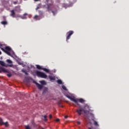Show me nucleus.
<instances>
[{
  "instance_id": "nucleus-1",
  "label": "nucleus",
  "mask_w": 129,
  "mask_h": 129,
  "mask_svg": "<svg viewBox=\"0 0 129 129\" xmlns=\"http://www.w3.org/2000/svg\"><path fill=\"white\" fill-rule=\"evenodd\" d=\"M89 109H90V106H89L88 104H85L83 109H77V112H78V113L79 114V115H81L82 113V111H84V112L85 114H88L90 112Z\"/></svg>"
},
{
  "instance_id": "nucleus-2",
  "label": "nucleus",
  "mask_w": 129,
  "mask_h": 129,
  "mask_svg": "<svg viewBox=\"0 0 129 129\" xmlns=\"http://www.w3.org/2000/svg\"><path fill=\"white\" fill-rule=\"evenodd\" d=\"M0 48H1L2 50L4 51V52L8 54V55H12L10 52L11 50H12V48L10 46H6L5 49L3 47V44H0Z\"/></svg>"
},
{
  "instance_id": "nucleus-3",
  "label": "nucleus",
  "mask_w": 129,
  "mask_h": 129,
  "mask_svg": "<svg viewBox=\"0 0 129 129\" xmlns=\"http://www.w3.org/2000/svg\"><path fill=\"white\" fill-rule=\"evenodd\" d=\"M36 74L37 76L40 78L46 79L47 77L46 74H44V73H43L42 72H40L39 71H36Z\"/></svg>"
},
{
  "instance_id": "nucleus-4",
  "label": "nucleus",
  "mask_w": 129,
  "mask_h": 129,
  "mask_svg": "<svg viewBox=\"0 0 129 129\" xmlns=\"http://www.w3.org/2000/svg\"><path fill=\"white\" fill-rule=\"evenodd\" d=\"M67 97H68V98H69V99H70L71 101H73V102L76 103V104H77L78 105L79 104L78 103V99H76L75 97H71L69 95L67 96Z\"/></svg>"
},
{
  "instance_id": "nucleus-5",
  "label": "nucleus",
  "mask_w": 129,
  "mask_h": 129,
  "mask_svg": "<svg viewBox=\"0 0 129 129\" xmlns=\"http://www.w3.org/2000/svg\"><path fill=\"white\" fill-rule=\"evenodd\" d=\"M74 34V31L73 30H70L68 32V36L67 37L66 41L68 42L69 39L71 38V36L72 35V34Z\"/></svg>"
},
{
  "instance_id": "nucleus-6",
  "label": "nucleus",
  "mask_w": 129,
  "mask_h": 129,
  "mask_svg": "<svg viewBox=\"0 0 129 129\" xmlns=\"http://www.w3.org/2000/svg\"><path fill=\"white\" fill-rule=\"evenodd\" d=\"M0 64L3 67H6V68H8V67H13V64H6L5 61L3 60H0Z\"/></svg>"
},
{
  "instance_id": "nucleus-7",
  "label": "nucleus",
  "mask_w": 129,
  "mask_h": 129,
  "mask_svg": "<svg viewBox=\"0 0 129 129\" xmlns=\"http://www.w3.org/2000/svg\"><path fill=\"white\" fill-rule=\"evenodd\" d=\"M54 2L52 1L51 3H49V4H47V10L48 11H50V10H52V7L53 6Z\"/></svg>"
},
{
  "instance_id": "nucleus-8",
  "label": "nucleus",
  "mask_w": 129,
  "mask_h": 129,
  "mask_svg": "<svg viewBox=\"0 0 129 129\" xmlns=\"http://www.w3.org/2000/svg\"><path fill=\"white\" fill-rule=\"evenodd\" d=\"M10 73L9 71L8 70H6V69H5V68H3V67H0V73Z\"/></svg>"
},
{
  "instance_id": "nucleus-9",
  "label": "nucleus",
  "mask_w": 129,
  "mask_h": 129,
  "mask_svg": "<svg viewBox=\"0 0 129 129\" xmlns=\"http://www.w3.org/2000/svg\"><path fill=\"white\" fill-rule=\"evenodd\" d=\"M34 83L36 84L38 89H39L40 90H42V89H43V86H42V85H40V84H39L38 83H37V82H35V81L34 82Z\"/></svg>"
},
{
  "instance_id": "nucleus-10",
  "label": "nucleus",
  "mask_w": 129,
  "mask_h": 129,
  "mask_svg": "<svg viewBox=\"0 0 129 129\" xmlns=\"http://www.w3.org/2000/svg\"><path fill=\"white\" fill-rule=\"evenodd\" d=\"M11 13L10 16H12L13 18L17 17V16H16V12H15L14 10H11Z\"/></svg>"
},
{
  "instance_id": "nucleus-11",
  "label": "nucleus",
  "mask_w": 129,
  "mask_h": 129,
  "mask_svg": "<svg viewBox=\"0 0 129 129\" xmlns=\"http://www.w3.org/2000/svg\"><path fill=\"white\" fill-rule=\"evenodd\" d=\"M34 19L36 20H40L41 19L40 16H38V15H35V16L34 17Z\"/></svg>"
},
{
  "instance_id": "nucleus-12",
  "label": "nucleus",
  "mask_w": 129,
  "mask_h": 129,
  "mask_svg": "<svg viewBox=\"0 0 129 129\" xmlns=\"http://www.w3.org/2000/svg\"><path fill=\"white\" fill-rule=\"evenodd\" d=\"M42 120H44V121H47L46 115H44V116H42Z\"/></svg>"
},
{
  "instance_id": "nucleus-13",
  "label": "nucleus",
  "mask_w": 129,
  "mask_h": 129,
  "mask_svg": "<svg viewBox=\"0 0 129 129\" xmlns=\"http://www.w3.org/2000/svg\"><path fill=\"white\" fill-rule=\"evenodd\" d=\"M49 78L50 81H52V80L54 81L55 80V77H53L52 76H49Z\"/></svg>"
},
{
  "instance_id": "nucleus-14",
  "label": "nucleus",
  "mask_w": 129,
  "mask_h": 129,
  "mask_svg": "<svg viewBox=\"0 0 129 129\" xmlns=\"http://www.w3.org/2000/svg\"><path fill=\"white\" fill-rule=\"evenodd\" d=\"M42 70L44 71V72H46V73H49L50 71L48 69H46V68H42Z\"/></svg>"
},
{
  "instance_id": "nucleus-15",
  "label": "nucleus",
  "mask_w": 129,
  "mask_h": 129,
  "mask_svg": "<svg viewBox=\"0 0 129 129\" xmlns=\"http://www.w3.org/2000/svg\"><path fill=\"white\" fill-rule=\"evenodd\" d=\"M79 101L80 102V103H84V102H85V100H84V99H83L82 98L79 99Z\"/></svg>"
},
{
  "instance_id": "nucleus-16",
  "label": "nucleus",
  "mask_w": 129,
  "mask_h": 129,
  "mask_svg": "<svg viewBox=\"0 0 129 129\" xmlns=\"http://www.w3.org/2000/svg\"><path fill=\"white\" fill-rule=\"evenodd\" d=\"M26 15H27V13H25L24 14V16H22L21 18H22V19H27Z\"/></svg>"
},
{
  "instance_id": "nucleus-17",
  "label": "nucleus",
  "mask_w": 129,
  "mask_h": 129,
  "mask_svg": "<svg viewBox=\"0 0 129 129\" xmlns=\"http://www.w3.org/2000/svg\"><path fill=\"white\" fill-rule=\"evenodd\" d=\"M1 24L3 25H7L8 24L7 21H2Z\"/></svg>"
},
{
  "instance_id": "nucleus-18",
  "label": "nucleus",
  "mask_w": 129,
  "mask_h": 129,
  "mask_svg": "<svg viewBox=\"0 0 129 129\" xmlns=\"http://www.w3.org/2000/svg\"><path fill=\"white\" fill-rule=\"evenodd\" d=\"M36 67L37 69H38V70H42V69H43V68H42V67H41V66H39V64H37Z\"/></svg>"
},
{
  "instance_id": "nucleus-19",
  "label": "nucleus",
  "mask_w": 129,
  "mask_h": 129,
  "mask_svg": "<svg viewBox=\"0 0 129 129\" xmlns=\"http://www.w3.org/2000/svg\"><path fill=\"white\" fill-rule=\"evenodd\" d=\"M0 124L1 125H3L5 124V122H4L3 119L2 118L0 119Z\"/></svg>"
},
{
  "instance_id": "nucleus-20",
  "label": "nucleus",
  "mask_w": 129,
  "mask_h": 129,
  "mask_svg": "<svg viewBox=\"0 0 129 129\" xmlns=\"http://www.w3.org/2000/svg\"><path fill=\"white\" fill-rule=\"evenodd\" d=\"M22 72H23V73H24L25 75H29L28 73L26 72L25 70H22Z\"/></svg>"
},
{
  "instance_id": "nucleus-21",
  "label": "nucleus",
  "mask_w": 129,
  "mask_h": 129,
  "mask_svg": "<svg viewBox=\"0 0 129 129\" xmlns=\"http://www.w3.org/2000/svg\"><path fill=\"white\" fill-rule=\"evenodd\" d=\"M7 61L8 63H13V61L11 59H7Z\"/></svg>"
},
{
  "instance_id": "nucleus-22",
  "label": "nucleus",
  "mask_w": 129,
  "mask_h": 129,
  "mask_svg": "<svg viewBox=\"0 0 129 129\" xmlns=\"http://www.w3.org/2000/svg\"><path fill=\"white\" fill-rule=\"evenodd\" d=\"M57 82L58 84H61L62 83L61 80H57Z\"/></svg>"
},
{
  "instance_id": "nucleus-23",
  "label": "nucleus",
  "mask_w": 129,
  "mask_h": 129,
  "mask_svg": "<svg viewBox=\"0 0 129 129\" xmlns=\"http://www.w3.org/2000/svg\"><path fill=\"white\" fill-rule=\"evenodd\" d=\"M41 83L42 85L43 86V85H45L46 82L45 81H41Z\"/></svg>"
},
{
  "instance_id": "nucleus-24",
  "label": "nucleus",
  "mask_w": 129,
  "mask_h": 129,
  "mask_svg": "<svg viewBox=\"0 0 129 129\" xmlns=\"http://www.w3.org/2000/svg\"><path fill=\"white\" fill-rule=\"evenodd\" d=\"M25 129H31V128L30 127V126H29V125H27L25 126Z\"/></svg>"
},
{
  "instance_id": "nucleus-25",
  "label": "nucleus",
  "mask_w": 129,
  "mask_h": 129,
  "mask_svg": "<svg viewBox=\"0 0 129 129\" xmlns=\"http://www.w3.org/2000/svg\"><path fill=\"white\" fill-rule=\"evenodd\" d=\"M94 125H95L96 126H99V124L98 122H97V121H94Z\"/></svg>"
},
{
  "instance_id": "nucleus-26",
  "label": "nucleus",
  "mask_w": 129,
  "mask_h": 129,
  "mask_svg": "<svg viewBox=\"0 0 129 129\" xmlns=\"http://www.w3.org/2000/svg\"><path fill=\"white\" fill-rule=\"evenodd\" d=\"M62 89H63V90H65L66 91L67 90V89L66 86L62 85Z\"/></svg>"
},
{
  "instance_id": "nucleus-27",
  "label": "nucleus",
  "mask_w": 129,
  "mask_h": 129,
  "mask_svg": "<svg viewBox=\"0 0 129 129\" xmlns=\"http://www.w3.org/2000/svg\"><path fill=\"white\" fill-rule=\"evenodd\" d=\"M47 90H48L47 88H45L43 90V93H45V92H47Z\"/></svg>"
},
{
  "instance_id": "nucleus-28",
  "label": "nucleus",
  "mask_w": 129,
  "mask_h": 129,
  "mask_svg": "<svg viewBox=\"0 0 129 129\" xmlns=\"http://www.w3.org/2000/svg\"><path fill=\"white\" fill-rule=\"evenodd\" d=\"M4 125H5V126H8L9 124H8V122H4Z\"/></svg>"
},
{
  "instance_id": "nucleus-29",
  "label": "nucleus",
  "mask_w": 129,
  "mask_h": 129,
  "mask_svg": "<svg viewBox=\"0 0 129 129\" xmlns=\"http://www.w3.org/2000/svg\"><path fill=\"white\" fill-rule=\"evenodd\" d=\"M7 76L9 78H11L12 77V74H7Z\"/></svg>"
},
{
  "instance_id": "nucleus-30",
  "label": "nucleus",
  "mask_w": 129,
  "mask_h": 129,
  "mask_svg": "<svg viewBox=\"0 0 129 129\" xmlns=\"http://www.w3.org/2000/svg\"><path fill=\"white\" fill-rule=\"evenodd\" d=\"M39 14L40 15H42L43 14L42 11H39Z\"/></svg>"
},
{
  "instance_id": "nucleus-31",
  "label": "nucleus",
  "mask_w": 129,
  "mask_h": 129,
  "mask_svg": "<svg viewBox=\"0 0 129 129\" xmlns=\"http://www.w3.org/2000/svg\"><path fill=\"white\" fill-rule=\"evenodd\" d=\"M55 121H56V122H58L59 121H60V119L59 118H57V119H56Z\"/></svg>"
},
{
  "instance_id": "nucleus-32",
  "label": "nucleus",
  "mask_w": 129,
  "mask_h": 129,
  "mask_svg": "<svg viewBox=\"0 0 129 129\" xmlns=\"http://www.w3.org/2000/svg\"><path fill=\"white\" fill-rule=\"evenodd\" d=\"M52 116L51 115V114H49V118L51 119L52 118Z\"/></svg>"
},
{
  "instance_id": "nucleus-33",
  "label": "nucleus",
  "mask_w": 129,
  "mask_h": 129,
  "mask_svg": "<svg viewBox=\"0 0 129 129\" xmlns=\"http://www.w3.org/2000/svg\"><path fill=\"white\" fill-rule=\"evenodd\" d=\"M53 15H55L54 11H52Z\"/></svg>"
},
{
  "instance_id": "nucleus-34",
  "label": "nucleus",
  "mask_w": 129,
  "mask_h": 129,
  "mask_svg": "<svg viewBox=\"0 0 129 129\" xmlns=\"http://www.w3.org/2000/svg\"><path fill=\"white\" fill-rule=\"evenodd\" d=\"M40 7H38L37 8H36V10H38V9H39Z\"/></svg>"
},
{
  "instance_id": "nucleus-35",
  "label": "nucleus",
  "mask_w": 129,
  "mask_h": 129,
  "mask_svg": "<svg viewBox=\"0 0 129 129\" xmlns=\"http://www.w3.org/2000/svg\"><path fill=\"white\" fill-rule=\"evenodd\" d=\"M78 124H81V122L80 121H78Z\"/></svg>"
},
{
  "instance_id": "nucleus-36",
  "label": "nucleus",
  "mask_w": 129,
  "mask_h": 129,
  "mask_svg": "<svg viewBox=\"0 0 129 129\" xmlns=\"http://www.w3.org/2000/svg\"><path fill=\"white\" fill-rule=\"evenodd\" d=\"M58 105H60V102H58Z\"/></svg>"
},
{
  "instance_id": "nucleus-37",
  "label": "nucleus",
  "mask_w": 129,
  "mask_h": 129,
  "mask_svg": "<svg viewBox=\"0 0 129 129\" xmlns=\"http://www.w3.org/2000/svg\"><path fill=\"white\" fill-rule=\"evenodd\" d=\"M68 115H66L65 116V118H68Z\"/></svg>"
},
{
  "instance_id": "nucleus-38",
  "label": "nucleus",
  "mask_w": 129,
  "mask_h": 129,
  "mask_svg": "<svg viewBox=\"0 0 129 129\" xmlns=\"http://www.w3.org/2000/svg\"><path fill=\"white\" fill-rule=\"evenodd\" d=\"M2 54V51L0 50V55Z\"/></svg>"
},
{
  "instance_id": "nucleus-39",
  "label": "nucleus",
  "mask_w": 129,
  "mask_h": 129,
  "mask_svg": "<svg viewBox=\"0 0 129 129\" xmlns=\"http://www.w3.org/2000/svg\"><path fill=\"white\" fill-rule=\"evenodd\" d=\"M89 129H92V128L91 127H89Z\"/></svg>"
},
{
  "instance_id": "nucleus-40",
  "label": "nucleus",
  "mask_w": 129,
  "mask_h": 129,
  "mask_svg": "<svg viewBox=\"0 0 129 129\" xmlns=\"http://www.w3.org/2000/svg\"><path fill=\"white\" fill-rule=\"evenodd\" d=\"M34 1H39V0H34Z\"/></svg>"
},
{
  "instance_id": "nucleus-41",
  "label": "nucleus",
  "mask_w": 129,
  "mask_h": 129,
  "mask_svg": "<svg viewBox=\"0 0 129 129\" xmlns=\"http://www.w3.org/2000/svg\"><path fill=\"white\" fill-rule=\"evenodd\" d=\"M61 107H63V106H61Z\"/></svg>"
},
{
  "instance_id": "nucleus-42",
  "label": "nucleus",
  "mask_w": 129,
  "mask_h": 129,
  "mask_svg": "<svg viewBox=\"0 0 129 129\" xmlns=\"http://www.w3.org/2000/svg\"><path fill=\"white\" fill-rule=\"evenodd\" d=\"M43 129H45L44 128H43Z\"/></svg>"
}]
</instances>
